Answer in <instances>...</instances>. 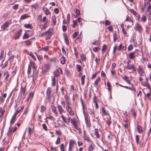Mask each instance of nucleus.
I'll list each match as a JSON object with an SVG mask.
<instances>
[{"label":"nucleus","mask_w":151,"mask_h":151,"mask_svg":"<svg viewBox=\"0 0 151 151\" xmlns=\"http://www.w3.org/2000/svg\"><path fill=\"white\" fill-rule=\"evenodd\" d=\"M46 98L50 103L53 102L54 101V98L52 94L51 88L50 87H48L47 89Z\"/></svg>","instance_id":"nucleus-1"},{"label":"nucleus","mask_w":151,"mask_h":151,"mask_svg":"<svg viewBox=\"0 0 151 151\" xmlns=\"http://www.w3.org/2000/svg\"><path fill=\"white\" fill-rule=\"evenodd\" d=\"M76 141L73 139H71L70 140L69 144V151H72V149L73 147V144H75Z\"/></svg>","instance_id":"nucleus-2"},{"label":"nucleus","mask_w":151,"mask_h":151,"mask_svg":"<svg viewBox=\"0 0 151 151\" xmlns=\"http://www.w3.org/2000/svg\"><path fill=\"white\" fill-rule=\"evenodd\" d=\"M137 69L139 74L141 76L143 75L144 71L142 66L140 65H138V68Z\"/></svg>","instance_id":"nucleus-3"},{"label":"nucleus","mask_w":151,"mask_h":151,"mask_svg":"<svg viewBox=\"0 0 151 151\" xmlns=\"http://www.w3.org/2000/svg\"><path fill=\"white\" fill-rule=\"evenodd\" d=\"M10 25V23L7 22H6L4 23L1 25V27L2 30L4 31L6 30V29Z\"/></svg>","instance_id":"nucleus-4"},{"label":"nucleus","mask_w":151,"mask_h":151,"mask_svg":"<svg viewBox=\"0 0 151 151\" xmlns=\"http://www.w3.org/2000/svg\"><path fill=\"white\" fill-rule=\"evenodd\" d=\"M22 32V29H19L18 30V31L15 33V36H14V38L15 39H17L19 38Z\"/></svg>","instance_id":"nucleus-5"},{"label":"nucleus","mask_w":151,"mask_h":151,"mask_svg":"<svg viewBox=\"0 0 151 151\" xmlns=\"http://www.w3.org/2000/svg\"><path fill=\"white\" fill-rule=\"evenodd\" d=\"M136 51H135L128 54V57L131 59H134L136 57Z\"/></svg>","instance_id":"nucleus-6"},{"label":"nucleus","mask_w":151,"mask_h":151,"mask_svg":"<svg viewBox=\"0 0 151 151\" xmlns=\"http://www.w3.org/2000/svg\"><path fill=\"white\" fill-rule=\"evenodd\" d=\"M4 76H5L4 81L6 83H7L9 76V73L8 71H6L4 72Z\"/></svg>","instance_id":"nucleus-7"},{"label":"nucleus","mask_w":151,"mask_h":151,"mask_svg":"<svg viewBox=\"0 0 151 151\" xmlns=\"http://www.w3.org/2000/svg\"><path fill=\"white\" fill-rule=\"evenodd\" d=\"M66 110L68 112L70 115L73 116L74 115V112L72 110L71 107H68L66 108Z\"/></svg>","instance_id":"nucleus-8"},{"label":"nucleus","mask_w":151,"mask_h":151,"mask_svg":"<svg viewBox=\"0 0 151 151\" xmlns=\"http://www.w3.org/2000/svg\"><path fill=\"white\" fill-rule=\"evenodd\" d=\"M135 29L139 32H141L142 27L141 26L138 24L137 23L135 27Z\"/></svg>","instance_id":"nucleus-9"},{"label":"nucleus","mask_w":151,"mask_h":151,"mask_svg":"<svg viewBox=\"0 0 151 151\" xmlns=\"http://www.w3.org/2000/svg\"><path fill=\"white\" fill-rule=\"evenodd\" d=\"M126 68L129 70H132L133 71H135V68L133 65L129 64L127 65L126 66Z\"/></svg>","instance_id":"nucleus-10"},{"label":"nucleus","mask_w":151,"mask_h":151,"mask_svg":"<svg viewBox=\"0 0 151 151\" xmlns=\"http://www.w3.org/2000/svg\"><path fill=\"white\" fill-rule=\"evenodd\" d=\"M89 113L91 114H94V109L93 106H90L88 109Z\"/></svg>","instance_id":"nucleus-11"},{"label":"nucleus","mask_w":151,"mask_h":151,"mask_svg":"<svg viewBox=\"0 0 151 151\" xmlns=\"http://www.w3.org/2000/svg\"><path fill=\"white\" fill-rule=\"evenodd\" d=\"M42 9L45 12V14L48 15L50 14V13L49 12L47 7L45 6L43 7Z\"/></svg>","instance_id":"nucleus-12"},{"label":"nucleus","mask_w":151,"mask_h":151,"mask_svg":"<svg viewBox=\"0 0 151 151\" xmlns=\"http://www.w3.org/2000/svg\"><path fill=\"white\" fill-rule=\"evenodd\" d=\"M58 108V109L59 112L60 114H62L64 111V110L62 107V106L59 104L57 105Z\"/></svg>","instance_id":"nucleus-13"},{"label":"nucleus","mask_w":151,"mask_h":151,"mask_svg":"<svg viewBox=\"0 0 151 151\" xmlns=\"http://www.w3.org/2000/svg\"><path fill=\"white\" fill-rule=\"evenodd\" d=\"M59 73V71L58 69H56L54 71L53 75H54V76H55V77H58L60 76V75Z\"/></svg>","instance_id":"nucleus-14"},{"label":"nucleus","mask_w":151,"mask_h":151,"mask_svg":"<svg viewBox=\"0 0 151 151\" xmlns=\"http://www.w3.org/2000/svg\"><path fill=\"white\" fill-rule=\"evenodd\" d=\"M49 49V47L48 46H46L44 47H42L39 50L41 51H44L45 52H47L48 51Z\"/></svg>","instance_id":"nucleus-15"},{"label":"nucleus","mask_w":151,"mask_h":151,"mask_svg":"<svg viewBox=\"0 0 151 151\" xmlns=\"http://www.w3.org/2000/svg\"><path fill=\"white\" fill-rule=\"evenodd\" d=\"M16 119V116L15 115H13L11 118L10 122V124L11 125L13 124Z\"/></svg>","instance_id":"nucleus-16"},{"label":"nucleus","mask_w":151,"mask_h":151,"mask_svg":"<svg viewBox=\"0 0 151 151\" xmlns=\"http://www.w3.org/2000/svg\"><path fill=\"white\" fill-rule=\"evenodd\" d=\"M30 65H31V66L33 69V70H34V71L36 70V67L35 66V63L33 62H30Z\"/></svg>","instance_id":"nucleus-17"},{"label":"nucleus","mask_w":151,"mask_h":151,"mask_svg":"<svg viewBox=\"0 0 151 151\" xmlns=\"http://www.w3.org/2000/svg\"><path fill=\"white\" fill-rule=\"evenodd\" d=\"M52 85L54 86L55 85V76H52Z\"/></svg>","instance_id":"nucleus-18"},{"label":"nucleus","mask_w":151,"mask_h":151,"mask_svg":"<svg viewBox=\"0 0 151 151\" xmlns=\"http://www.w3.org/2000/svg\"><path fill=\"white\" fill-rule=\"evenodd\" d=\"M52 20L53 25L54 26L55 25L56 23V19L55 17V16H52Z\"/></svg>","instance_id":"nucleus-19"},{"label":"nucleus","mask_w":151,"mask_h":151,"mask_svg":"<svg viewBox=\"0 0 151 151\" xmlns=\"http://www.w3.org/2000/svg\"><path fill=\"white\" fill-rule=\"evenodd\" d=\"M45 71H47L50 68V66L48 64H45L44 65Z\"/></svg>","instance_id":"nucleus-20"},{"label":"nucleus","mask_w":151,"mask_h":151,"mask_svg":"<svg viewBox=\"0 0 151 151\" xmlns=\"http://www.w3.org/2000/svg\"><path fill=\"white\" fill-rule=\"evenodd\" d=\"M60 63L62 64H64L65 63V58L62 56L60 59Z\"/></svg>","instance_id":"nucleus-21"},{"label":"nucleus","mask_w":151,"mask_h":151,"mask_svg":"<svg viewBox=\"0 0 151 151\" xmlns=\"http://www.w3.org/2000/svg\"><path fill=\"white\" fill-rule=\"evenodd\" d=\"M85 75H83L82 76L81 78V84L82 85H83L85 82Z\"/></svg>","instance_id":"nucleus-22"},{"label":"nucleus","mask_w":151,"mask_h":151,"mask_svg":"<svg viewBox=\"0 0 151 151\" xmlns=\"http://www.w3.org/2000/svg\"><path fill=\"white\" fill-rule=\"evenodd\" d=\"M124 79L129 84H130L131 81L129 79V78L126 76H124Z\"/></svg>","instance_id":"nucleus-23"},{"label":"nucleus","mask_w":151,"mask_h":151,"mask_svg":"<svg viewBox=\"0 0 151 151\" xmlns=\"http://www.w3.org/2000/svg\"><path fill=\"white\" fill-rule=\"evenodd\" d=\"M84 138L85 140H86L88 142H90L91 141L89 137L85 134V132H84Z\"/></svg>","instance_id":"nucleus-24"},{"label":"nucleus","mask_w":151,"mask_h":151,"mask_svg":"<svg viewBox=\"0 0 151 151\" xmlns=\"http://www.w3.org/2000/svg\"><path fill=\"white\" fill-rule=\"evenodd\" d=\"M46 35L47 36V38L48 39H50V37L51 35V34L49 32V30L46 31Z\"/></svg>","instance_id":"nucleus-25"},{"label":"nucleus","mask_w":151,"mask_h":151,"mask_svg":"<svg viewBox=\"0 0 151 151\" xmlns=\"http://www.w3.org/2000/svg\"><path fill=\"white\" fill-rule=\"evenodd\" d=\"M76 68L79 72H80L82 70L81 66L78 64L76 65Z\"/></svg>","instance_id":"nucleus-26"},{"label":"nucleus","mask_w":151,"mask_h":151,"mask_svg":"<svg viewBox=\"0 0 151 151\" xmlns=\"http://www.w3.org/2000/svg\"><path fill=\"white\" fill-rule=\"evenodd\" d=\"M107 48V46L106 45H104L103 46V47L102 49V53H104L105 52V51Z\"/></svg>","instance_id":"nucleus-27"},{"label":"nucleus","mask_w":151,"mask_h":151,"mask_svg":"<svg viewBox=\"0 0 151 151\" xmlns=\"http://www.w3.org/2000/svg\"><path fill=\"white\" fill-rule=\"evenodd\" d=\"M40 112L42 113H43L46 109L45 107L44 106L42 105L40 107Z\"/></svg>","instance_id":"nucleus-28"},{"label":"nucleus","mask_w":151,"mask_h":151,"mask_svg":"<svg viewBox=\"0 0 151 151\" xmlns=\"http://www.w3.org/2000/svg\"><path fill=\"white\" fill-rule=\"evenodd\" d=\"M4 51L2 50L1 51L0 55V59H2L4 58Z\"/></svg>","instance_id":"nucleus-29"},{"label":"nucleus","mask_w":151,"mask_h":151,"mask_svg":"<svg viewBox=\"0 0 151 151\" xmlns=\"http://www.w3.org/2000/svg\"><path fill=\"white\" fill-rule=\"evenodd\" d=\"M77 24V20L76 19L73 21V24L72 25V27L73 28H75Z\"/></svg>","instance_id":"nucleus-30"},{"label":"nucleus","mask_w":151,"mask_h":151,"mask_svg":"<svg viewBox=\"0 0 151 151\" xmlns=\"http://www.w3.org/2000/svg\"><path fill=\"white\" fill-rule=\"evenodd\" d=\"M28 17V16L26 14H24L22 15L20 18V19L23 20L24 19L27 18Z\"/></svg>","instance_id":"nucleus-31"},{"label":"nucleus","mask_w":151,"mask_h":151,"mask_svg":"<svg viewBox=\"0 0 151 151\" xmlns=\"http://www.w3.org/2000/svg\"><path fill=\"white\" fill-rule=\"evenodd\" d=\"M95 135L96 136V137L99 138V131L97 129H95Z\"/></svg>","instance_id":"nucleus-32"},{"label":"nucleus","mask_w":151,"mask_h":151,"mask_svg":"<svg viewBox=\"0 0 151 151\" xmlns=\"http://www.w3.org/2000/svg\"><path fill=\"white\" fill-rule=\"evenodd\" d=\"M137 130L139 133H141L142 131V129L141 127L138 126H137Z\"/></svg>","instance_id":"nucleus-33"},{"label":"nucleus","mask_w":151,"mask_h":151,"mask_svg":"<svg viewBox=\"0 0 151 151\" xmlns=\"http://www.w3.org/2000/svg\"><path fill=\"white\" fill-rule=\"evenodd\" d=\"M24 27L26 28L32 29V26L30 24H25L24 25Z\"/></svg>","instance_id":"nucleus-34"},{"label":"nucleus","mask_w":151,"mask_h":151,"mask_svg":"<svg viewBox=\"0 0 151 151\" xmlns=\"http://www.w3.org/2000/svg\"><path fill=\"white\" fill-rule=\"evenodd\" d=\"M113 37L114 42H115L118 38L116 35L115 33L113 34Z\"/></svg>","instance_id":"nucleus-35"},{"label":"nucleus","mask_w":151,"mask_h":151,"mask_svg":"<svg viewBox=\"0 0 151 151\" xmlns=\"http://www.w3.org/2000/svg\"><path fill=\"white\" fill-rule=\"evenodd\" d=\"M12 131V128H9V131L7 133V135L8 136H10L11 134V132Z\"/></svg>","instance_id":"nucleus-36"},{"label":"nucleus","mask_w":151,"mask_h":151,"mask_svg":"<svg viewBox=\"0 0 151 151\" xmlns=\"http://www.w3.org/2000/svg\"><path fill=\"white\" fill-rule=\"evenodd\" d=\"M77 97V95L76 94H73V100L75 101L76 100Z\"/></svg>","instance_id":"nucleus-37"},{"label":"nucleus","mask_w":151,"mask_h":151,"mask_svg":"<svg viewBox=\"0 0 151 151\" xmlns=\"http://www.w3.org/2000/svg\"><path fill=\"white\" fill-rule=\"evenodd\" d=\"M60 149L61 151H65L64 147V145L63 144H62L60 146Z\"/></svg>","instance_id":"nucleus-38"},{"label":"nucleus","mask_w":151,"mask_h":151,"mask_svg":"<svg viewBox=\"0 0 151 151\" xmlns=\"http://www.w3.org/2000/svg\"><path fill=\"white\" fill-rule=\"evenodd\" d=\"M12 8L16 10L18 8V5L17 4H14L12 7Z\"/></svg>","instance_id":"nucleus-39"},{"label":"nucleus","mask_w":151,"mask_h":151,"mask_svg":"<svg viewBox=\"0 0 151 151\" xmlns=\"http://www.w3.org/2000/svg\"><path fill=\"white\" fill-rule=\"evenodd\" d=\"M34 94L33 92H31L30 93L28 97H29V98H30V100H31Z\"/></svg>","instance_id":"nucleus-40"},{"label":"nucleus","mask_w":151,"mask_h":151,"mask_svg":"<svg viewBox=\"0 0 151 151\" xmlns=\"http://www.w3.org/2000/svg\"><path fill=\"white\" fill-rule=\"evenodd\" d=\"M29 37V36L27 34L25 33L23 37V39H27Z\"/></svg>","instance_id":"nucleus-41"},{"label":"nucleus","mask_w":151,"mask_h":151,"mask_svg":"<svg viewBox=\"0 0 151 151\" xmlns=\"http://www.w3.org/2000/svg\"><path fill=\"white\" fill-rule=\"evenodd\" d=\"M31 72V68L30 65H29L27 69V73L28 74H30Z\"/></svg>","instance_id":"nucleus-42"},{"label":"nucleus","mask_w":151,"mask_h":151,"mask_svg":"<svg viewBox=\"0 0 151 151\" xmlns=\"http://www.w3.org/2000/svg\"><path fill=\"white\" fill-rule=\"evenodd\" d=\"M14 56L13 55H11V56L9 57L8 58V60L11 61L12 60H14Z\"/></svg>","instance_id":"nucleus-43"},{"label":"nucleus","mask_w":151,"mask_h":151,"mask_svg":"<svg viewBox=\"0 0 151 151\" xmlns=\"http://www.w3.org/2000/svg\"><path fill=\"white\" fill-rule=\"evenodd\" d=\"M100 80V77H98L95 81V85H96L99 82Z\"/></svg>","instance_id":"nucleus-44"},{"label":"nucleus","mask_w":151,"mask_h":151,"mask_svg":"<svg viewBox=\"0 0 151 151\" xmlns=\"http://www.w3.org/2000/svg\"><path fill=\"white\" fill-rule=\"evenodd\" d=\"M78 34V32H75L73 35V38H75Z\"/></svg>","instance_id":"nucleus-45"},{"label":"nucleus","mask_w":151,"mask_h":151,"mask_svg":"<svg viewBox=\"0 0 151 151\" xmlns=\"http://www.w3.org/2000/svg\"><path fill=\"white\" fill-rule=\"evenodd\" d=\"M66 103L67 104V106H66V108H68V107H70V102L69 101H66Z\"/></svg>","instance_id":"nucleus-46"},{"label":"nucleus","mask_w":151,"mask_h":151,"mask_svg":"<svg viewBox=\"0 0 151 151\" xmlns=\"http://www.w3.org/2000/svg\"><path fill=\"white\" fill-rule=\"evenodd\" d=\"M76 14L77 15V16H78L80 14V12L79 10L78 9H76L75 12Z\"/></svg>","instance_id":"nucleus-47"},{"label":"nucleus","mask_w":151,"mask_h":151,"mask_svg":"<svg viewBox=\"0 0 151 151\" xmlns=\"http://www.w3.org/2000/svg\"><path fill=\"white\" fill-rule=\"evenodd\" d=\"M62 30L64 32H65L67 30V27L66 26L63 25L62 27Z\"/></svg>","instance_id":"nucleus-48"},{"label":"nucleus","mask_w":151,"mask_h":151,"mask_svg":"<svg viewBox=\"0 0 151 151\" xmlns=\"http://www.w3.org/2000/svg\"><path fill=\"white\" fill-rule=\"evenodd\" d=\"M42 126L43 127V128L45 130L47 131L48 130L45 124H43L42 125Z\"/></svg>","instance_id":"nucleus-49"},{"label":"nucleus","mask_w":151,"mask_h":151,"mask_svg":"<svg viewBox=\"0 0 151 151\" xmlns=\"http://www.w3.org/2000/svg\"><path fill=\"white\" fill-rule=\"evenodd\" d=\"M93 147L91 145L88 147V151H93Z\"/></svg>","instance_id":"nucleus-50"},{"label":"nucleus","mask_w":151,"mask_h":151,"mask_svg":"<svg viewBox=\"0 0 151 151\" xmlns=\"http://www.w3.org/2000/svg\"><path fill=\"white\" fill-rule=\"evenodd\" d=\"M67 19L68 21V23H69V22L70 19V14H68L67 16Z\"/></svg>","instance_id":"nucleus-51"},{"label":"nucleus","mask_w":151,"mask_h":151,"mask_svg":"<svg viewBox=\"0 0 151 151\" xmlns=\"http://www.w3.org/2000/svg\"><path fill=\"white\" fill-rule=\"evenodd\" d=\"M61 118L62 119L63 121L65 123H67V121H66V119H65V117L63 115H62L61 116Z\"/></svg>","instance_id":"nucleus-52"},{"label":"nucleus","mask_w":151,"mask_h":151,"mask_svg":"<svg viewBox=\"0 0 151 151\" xmlns=\"http://www.w3.org/2000/svg\"><path fill=\"white\" fill-rule=\"evenodd\" d=\"M81 58L82 61L85 60L86 59V57L84 55H81Z\"/></svg>","instance_id":"nucleus-53"},{"label":"nucleus","mask_w":151,"mask_h":151,"mask_svg":"<svg viewBox=\"0 0 151 151\" xmlns=\"http://www.w3.org/2000/svg\"><path fill=\"white\" fill-rule=\"evenodd\" d=\"M142 21L145 22L146 20V18L145 16H143L142 17Z\"/></svg>","instance_id":"nucleus-54"},{"label":"nucleus","mask_w":151,"mask_h":151,"mask_svg":"<svg viewBox=\"0 0 151 151\" xmlns=\"http://www.w3.org/2000/svg\"><path fill=\"white\" fill-rule=\"evenodd\" d=\"M65 43L67 45H68L69 44V42L68 40L66 39L65 37Z\"/></svg>","instance_id":"nucleus-55"},{"label":"nucleus","mask_w":151,"mask_h":151,"mask_svg":"<svg viewBox=\"0 0 151 151\" xmlns=\"http://www.w3.org/2000/svg\"><path fill=\"white\" fill-rule=\"evenodd\" d=\"M84 115L86 123V124L87 125H88V120L87 118L86 115L85 114H84Z\"/></svg>","instance_id":"nucleus-56"},{"label":"nucleus","mask_w":151,"mask_h":151,"mask_svg":"<svg viewBox=\"0 0 151 151\" xmlns=\"http://www.w3.org/2000/svg\"><path fill=\"white\" fill-rule=\"evenodd\" d=\"M71 122L73 125H74L75 124H76V122L75 120H74L72 119H71Z\"/></svg>","instance_id":"nucleus-57"},{"label":"nucleus","mask_w":151,"mask_h":151,"mask_svg":"<svg viewBox=\"0 0 151 151\" xmlns=\"http://www.w3.org/2000/svg\"><path fill=\"white\" fill-rule=\"evenodd\" d=\"M111 23L108 20H106L105 22V24L106 25H109Z\"/></svg>","instance_id":"nucleus-58"},{"label":"nucleus","mask_w":151,"mask_h":151,"mask_svg":"<svg viewBox=\"0 0 151 151\" xmlns=\"http://www.w3.org/2000/svg\"><path fill=\"white\" fill-rule=\"evenodd\" d=\"M4 101V99L2 96H0V103H3Z\"/></svg>","instance_id":"nucleus-59"},{"label":"nucleus","mask_w":151,"mask_h":151,"mask_svg":"<svg viewBox=\"0 0 151 151\" xmlns=\"http://www.w3.org/2000/svg\"><path fill=\"white\" fill-rule=\"evenodd\" d=\"M136 142L137 144H138L139 143V136L138 135H136Z\"/></svg>","instance_id":"nucleus-60"},{"label":"nucleus","mask_w":151,"mask_h":151,"mask_svg":"<svg viewBox=\"0 0 151 151\" xmlns=\"http://www.w3.org/2000/svg\"><path fill=\"white\" fill-rule=\"evenodd\" d=\"M133 49V47L132 45V44H130L129 47H128V49L129 50H132Z\"/></svg>","instance_id":"nucleus-61"},{"label":"nucleus","mask_w":151,"mask_h":151,"mask_svg":"<svg viewBox=\"0 0 151 151\" xmlns=\"http://www.w3.org/2000/svg\"><path fill=\"white\" fill-rule=\"evenodd\" d=\"M100 49V47L99 46L95 47V52L98 51Z\"/></svg>","instance_id":"nucleus-62"},{"label":"nucleus","mask_w":151,"mask_h":151,"mask_svg":"<svg viewBox=\"0 0 151 151\" xmlns=\"http://www.w3.org/2000/svg\"><path fill=\"white\" fill-rule=\"evenodd\" d=\"M100 42L101 41L100 40H98L95 42V45H99L100 44Z\"/></svg>","instance_id":"nucleus-63"},{"label":"nucleus","mask_w":151,"mask_h":151,"mask_svg":"<svg viewBox=\"0 0 151 151\" xmlns=\"http://www.w3.org/2000/svg\"><path fill=\"white\" fill-rule=\"evenodd\" d=\"M73 126L76 129L78 130H79L80 129V128L78 127L77 124Z\"/></svg>","instance_id":"nucleus-64"}]
</instances>
